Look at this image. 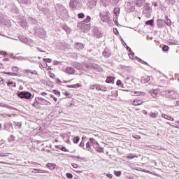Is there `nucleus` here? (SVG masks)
Instances as JSON below:
<instances>
[{
    "label": "nucleus",
    "mask_w": 179,
    "mask_h": 179,
    "mask_svg": "<svg viewBox=\"0 0 179 179\" xmlns=\"http://www.w3.org/2000/svg\"><path fill=\"white\" fill-rule=\"evenodd\" d=\"M55 94H57V96H61V92L58 91H54Z\"/></svg>",
    "instance_id": "8fccbe9b"
},
{
    "label": "nucleus",
    "mask_w": 179,
    "mask_h": 179,
    "mask_svg": "<svg viewBox=\"0 0 179 179\" xmlns=\"http://www.w3.org/2000/svg\"><path fill=\"white\" fill-rule=\"evenodd\" d=\"M80 86H82V85L77 83V84L71 85L70 87H73V89H78V87H80Z\"/></svg>",
    "instance_id": "bb28decb"
},
{
    "label": "nucleus",
    "mask_w": 179,
    "mask_h": 179,
    "mask_svg": "<svg viewBox=\"0 0 179 179\" xmlns=\"http://www.w3.org/2000/svg\"><path fill=\"white\" fill-rule=\"evenodd\" d=\"M9 153H3V152H0V157H7L8 156Z\"/></svg>",
    "instance_id": "f704fd0d"
},
{
    "label": "nucleus",
    "mask_w": 179,
    "mask_h": 179,
    "mask_svg": "<svg viewBox=\"0 0 179 179\" xmlns=\"http://www.w3.org/2000/svg\"><path fill=\"white\" fill-rule=\"evenodd\" d=\"M114 174L116 177H121L122 172L121 171H114Z\"/></svg>",
    "instance_id": "c85d7f7f"
},
{
    "label": "nucleus",
    "mask_w": 179,
    "mask_h": 179,
    "mask_svg": "<svg viewBox=\"0 0 179 179\" xmlns=\"http://www.w3.org/2000/svg\"><path fill=\"white\" fill-rule=\"evenodd\" d=\"M65 72L69 75H75V73H76V71L75 70V69L72 67H67L65 69Z\"/></svg>",
    "instance_id": "423d86ee"
},
{
    "label": "nucleus",
    "mask_w": 179,
    "mask_h": 179,
    "mask_svg": "<svg viewBox=\"0 0 179 179\" xmlns=\"http://www.w3.org/2000/svg\"><path fill=\"white\" fill-rule=\"evenodd\" d=\"M150 117L152 118H156L157 117V113H150Z\"/></svg>",
    "instance_id": "72a5a7b5"
},
{
    "label": "nucleus",
    "mask_w": 179,
    "mask_h": 179,
    "mask_svg": "<svg viewBox=\"0 0 179 179\" xmlns=\"http://www.w3.org/2000/svg\"><path fill=\"white\" fill-rule=\"evenodd\" d=\"M78 19H84L85 18V14L83 13H80L78 14Z\"/></svg>",
    "instance_id": "c756f323"
},
{
    "label": "nucleus",
    "mask_w": 179,
    "mask_h": 179,
    "mask_svg": "<svg viewBox=\"0 0 179 179\" xmlns=\"http://www.w3.org/2000/svg\"><path fill=\"white\" fill-rule=\"evenodd\" d=\"M94 35L96 36V38H101L103 37V33L101 31H96L95 32Z\"/></svg>",
    "instance_id": "2eb2a0df"
},
{
    "label": "nucleus",
    "mask_w": 179,
    "mask_h": 179,
    "mask_svg": "<svg viewBox=\"0 0 179 179\" xmlns=\"http://www.w3.org/2000/svg\"><path fill=\"white\" fill-rule=\"evenodd\" d=\"M134 53L129 54V58H131V59H134Z\"/></svg>",
    "instance_id": "09e8293b"
},
{
    "label": "nucleus",
    "mask_w": 179,
    "mask_h": 179,
    "mask_svg": "<svg viewBox=\"0 0 179 179\" xmlns=\"http://www.w3.org/2000/svg\"><path fill=\"white\" fill-rule=\"evenodd\" d=\"M143 80H144V83H148V82H149V80H150V77L149 76H144L143 77Z\"/></svg>",
    "instance_id": "f3484780"
},
{
    "label": "nucleus",
    "mask_w": 179,
    "mask_h": 179,
    "mask_svg": "<svg viewBox=\"0 0 179 179\" xmlns=\"http://www.w3.org/2000/svg\"><path fill=\"white\" fill-rule=\"evenodd\" d=\"M75 2H76V0H71L69 3L70 8H75Z\"/></svg>",
    "instance_id": "393cba45"
},
{
    "label": "nucleus",
    "mask_w": 179,
    "mask_h": 179,
    "mask_svg": "<svg viewBox=\"0 0 179 179\" xmlns=\"http://www.w3.org/2000/svg\"><path fill=\"white\" fill-rule=\"evenodd\" d=\"M66 176L67 177V178H69V179L73 178V175H72V173H66Z\"/></svg>",
    "instance_id": "2f4dec72"
},
{
    "label": "nucleus",
    "mask_w": 179,
    "mask_h": 179,
    "mask_svg": "<svg viewBox=\"0 0 179 179\" xmlns=\"http://www.w3.org/2000/svg\"><path fill=\"white\" fill-rule=\"evenodd\" d=\"M114 80H115V77L109 76L106 78V83H112V85H114Z\"/></svg>",
    "instance_id": "0eeeda50"
},
{
    "label": "nucleus",
    "mask_w": 179,
    "mask_h": 179,
    "mask_svg": "<svg viewBox=\"0 0 179 179\" xmlns=\"http://www.w3.org/2000/svg\"><path fill=\"white\" fill-rule=\"evenodd\" d=\"M165 17H166V21H165V23H166L168 26H171V20H170L168 16H166Z\"/></svg>",
    "instance_id": "4be33fe9"
},
{
    "label": "nucleus",
    "mask_w": 179,
    "mask_h": 179,
    "mask_svg": "<svg viewBox=\"0 0 179 179\" xmlns=\"http://www.w3.org/2000/svg\"><path fill=\"white\" fill-rule=\"evenodd\" d=\"M99 16L101 17V22L105 23H108L110 22V12L103 11L100 13Z\"/></svg>",
    "instance_id": "f03ea898"
},
{
    "label": "nucleus",
    "mask_w": 179,
    "mask_h": 179,
    "mask_svg": "<svg viewBox=\"0 0 179 179\" xmlns=\"http://www.w3.org/2000/svg\"><path fill=\"white\" fill-rule=\"evenodd\" d=\"M51 102L41 97H36L34 102L32 103V107L40 108V106H50Z\"/></svg>",
    "instance_id": "f257e3e1"
},
{
    "label": "nucleus",
    "mask_w": 179,
    "mask_h": 179,
    "mask_svg": "<svg viewBox=\"0 0 179 179\" xmlns=\"http://www.w3.org/2000/svg\"><path fill=\"white\" fill-rule=\"evenodd\" d=\"M43 61H45L46 63L47 62L50 63L51 62L52 60L51 59L46 58V59H43Z\"/></svg>",
    "instance_id": "49530a36"
},
{
    "label": "nucleus",
    "mask_w": 179,
    "mask_h": 179,
    "mask_svg": "<svg viewBox=\"0 0 179 179\" xmlns=\"http://www.w3.org/2000/svg\"><path fill=\"white\" fill-rule=\"evenodd\" d=\"M46 167H48L49 170H55V167H57V165H55V164L48 163L46 164Z\"/></svg>",
    "instance_id": "1a4fd4ad"
},
{
    "label": "nucleus",
    "mask_w": 179,
    "mask_h": 179,
    "mask_svg": "<svg viewBox=\"0 0 179 179\" xmlns=\"http://www.w3.org/2000/svg\"><path fill=\"white\" fill-rule=\"evenodd\" d=\"M75 68H76L77 69H80L82 68V64L78 63L75 65Z\"/></svg>",
    "instance_id": "e433bc0d"
},
{
    "label": "nucleus",
    "mask_w": 179,
    "mask_h": 179,
    "mask_svg": "<svg viewBox=\"0 0 179 179\" xmlns=\"http://www.w3.org/2000/svg\"><path fill=\"white\" fill-rule=\"evenodd\" d=\"M144 173H148V174H152V172H150L148 170L144 171Z\"/></svg>",
    "instance_id": "864d4df0"
},
{
    "label": "nucleus",
    "mask_w": 179,
    "mask_h": 179,
    "mask_svg": "<svg viewBox=\"0 0 179 179\" xmlns=\"http://www.w3.org/2000/svg\"><path fill=\"white\" fill-rule=\"evenodd\" d=\"M169 45H164L162 48V51H169Z\"/></svg>",
    "instance_id": "c9c22d12"
},
{
    "label": "nucleus",
    "mask_w": 179,
    "mask_h": 179,
    "mask_svg": "<svg viewBox=\"0 0 179 179\" xmlns=\"http://www.w3.org/2000/svg\"><path fill=\"white\" fill-rule=\"evenodd\" d=\"M166 93L169 97L173 99V100H177V99H179V94L176 91H166Z\"/></svg>",
    "instance_id": "20e7f679"
},
{
    "label": "nucleus",
    "mask_w": 179,
    "mask_h": 179,
    "mask_svg": "<svg viewBox=\"0 0 179 179\" xmlns=\"http://www.w3.org/2000/svg\"><path fill=\"white\" fill-rule=\"evenodd\" d=\"M113 33H115V34H118V29L117 28H114Z\"/></svg>",
    "instance_id": "de8ad7c7"
},
{
    "label": "nucleus",
    "mask_w": 179,
    "mask_h": 179,
    "mask_svg": "<svg viewBox=\"0 0 179 179\" xmlns=\"http://www.w3.org/2000/svg\"><path fill=\"white\" fill-rule=\"evenodd\" d=\"M113 12H114L115 16H119L120 15V8L119 7L115 8Z\"/></svg>",
    "instance_id": "4468645a"
},
{
    "label": "nucleus",
    "mask_w": 179,
    "mask_h": 179,
    "mask_svg": "<svg viewBox=\"0 0 179 179\" xmlns=\"http://www.w3.org/2000/svg\"><path fill=\"white\" fill-rule=\"evenodd\" d=\"M49 76L50 78H52V79H55V74H54L51 72H49Z\"/></svg>",
    "instance_id": "58836bf2"
},
{
    "label": "nucleus",
    "mask_w": 179,
    "mask_h": 179,
    "mask_svg": "<svg viewBox=\"0 0 179 179\" xmlns=\"http://www.w3.org/2000/svg\"><path fill=\"white\" fill-rule=\"evenodd\" d=\"M64 96H66L67 97H71V96H72V94H71V93H69L68 92H64Z\"/></svg>",
    "instance_id": "ea45409f"
},
{
    "label": "nucleus",
    "mask_w": 179,
    "mask_h": 179,
    "mask_svg": "<svg viewBox=\"0 0 179 179\" xmlns=\"http://www.w3.org/2000/svg\"><path fill=\"white\" fill-rule=\"evenodd\" d=\"M135 157H138L136 155H133L132 154H130L129 155L127 156V159H129V160L132 159H135Z\"/></svg>",
    "instance_id": "cd10ccee"
},
{
    "label": "nucleus",
    "mask_w": 179,
    "mask_h": 179,
    "mask_svg": "<svg viewBox=\"0 0 179 179\" xmlns=\"http://www.w3.org/2000/svg\"><path fill=\"white\" fill-rule=\"evenodd\" d=\"M78 45H80V47H82V48H83V45H82L81 43H77Z\"/></svg>",
    "instance_id": "6e6d98bb"
},
{
    "label": "nucleus",
    "mask_w": 179,
    "mask_h": 179,
    "mask_svg": "<svg viewBox=\"0 0 179 179\" xmlns=\"http://www.w3.org/2000/svg\"><path fill=\"white\" fill-rule=\"evenodd\" d=\"M131 82H132V80H131V78L129 77H127L124 80V83L127 86H129V85H131Z\"/></svg>",
    "instance_id": "f8f14e48"
},
{
    "label": "nucleus",
    "mask_w": 179,
    "mask_h": 179,
    "mask_svg": "<svg viewBox=\"0 0 179 179\" xmlns=\"http://www.w3.org/2000/svg\"><path fill=\"white\" fill-rule=\"evenodd\" d=\"M17 96L20 99H26V100H29L31 99V93L26 91H21L17 92Z\"/></svg>",
    "instance_id": "7ed1b4c3"
},
{
    "label": "nucleus",
    "mask_w": 179,
    "mask_h": 179,
    "mask_svg": "<svg viewBox=\"0 0 179 179\" xmlns=\"http://www.w3.org/2000/svg\"><path fill=\"white\" fill-rule=\"evenodd\" d=\"M62 152H68V149H66L65 147L62 148Z\"/></svg>",
    "instance_id": "3c124183"
},
{
    "label": "nucleus",
    "mask_w": 179,
    "mask_h": 179,
    "mask_svg": "<svg viewBox=\"0 0 179 179\" xmlns=\"http://www.w3.org/2000/svg\"><path fill=\"white\" fill-rule=\"evenodd\" d=\"M73 142L74 143H78V142H79V137H75L73 140Z\"/></svg>",
    "instance_id": "4c0bfd02"
},
{
    "label": "nucleus",
    "mask_w": 179,
    "mask_h": 179,
    "mask_svg": "<svg viewBox=\"0 0 179 179\" xmlns=\"http://www.w3.org/2000/svg\"><path fill=\"white\" fill-rule=\"evenodd\" d=\"M71 166H72V167H73V169H78V164H76V163H72V164H71Z\"/></svg>",
    "instance_id": "a18cd8bd"
},
{
    "label": "nucleus",
    "mask_w": 179,
    "mask_h": 179,
    "mask_svg": "<svg viewBox=\"0 0 179 179\" xmlns=\"http://www.w3.org/2000/svg\"><path fill=\"white\" fill-rule=\"evenodd\" d=\"M134 94H136V96H146V92L135 91Z\"/></svg>",
    "instance_id": "6ab92c4d"
},
{
    "label": "nucleus",
    "mask_w": 179,
    "mask_h": 179,
    "mask_svg": "<svg viewBox=\"0 0 179 179\" xmlns=\"http://www.w3.org/2000/svg\"><path fill=\"white\" fill-rule=\"evenodd\" d=\"M163 118H165V120H169V121H173V117L171 116H169L166 114L162 115Z\"/></svg>",
    "instance_id": "aec40b11"
},
{
    "label": "nucleus",
    "mask_w": 179,
    "mask_h": 179,
    "mask_svg": "<svg viewBox=\"0 0 179 179\" xmlns=\"http://www.w3.org/2000/svg\"><path fill=\"white\" fill-rule=\"evenodd\" d=\"M116 85L117 86H120V87H124V84L122 83V82H121L120 80H117Z\"/></svg>",
    "instance_id": "b1692460"
},
{
    "label": "nucleus",
    "mask_w": 179,
    "mask_h": 179,
    "mask_svg": "<svg viewBox=\"0 0 179 179\" xmlns=\"http://www.w3.org/2000/svg\"><path fill=\"white\" fill-rule=\"evenodd\" d=\"M143 2H145V0H136V5L141 7L143 5Z\"/></svg>",
    "instance_id": "9b49d317"
},
{
    "label": "nucleus",
    "mask_w": 179,
    "mask_h": 179,
    "mask_svg": "<svg viewBox=\"0 0 179 179\" xmlns=\"http://www.w3.org/2000/svg\"><path fill=\"white\" fill-rule=\"evenodd\" d=\"M91 20H92V17L87 15L86 18L83 20V23H90Z\"/></svg>",
    "instance_id": "412c9836"
},
{
    "label": "nucleus",
    "mask_w": 179,
    "mask_h": 179,
    "mask_svg": "<svg viewBox=\"0 0 179 179\" xmlns=\"http://www.w3.org/2000/svg\"><path fill=\"white\" fill-rule=\"evenodd\" d=\"M149 93L154 99H156V97H157V94H159V92H157V90H150Z\"/></svg>",
    "instance_id": "6e6552de"
},
{
    "label": "nucleus",
    "mask_w": 179,
    "mask_h": 179,
    "mask_svg": "<svg viewBox=\"0 0 179 179\" xmlns=\"http://www.w3.org/2000/svg\"><path fill=\"white\" fill-rule=\"evenodd\" d=\"M154 24H155V20H148L145 22L146 26H153Z\"/></svg>",
    "instance_id": "dca6fc26"
},
{
    "label": "nucleus",
    "mask_w": 179,
    "mask_h": 179,
    "mask_svg": "<svg viewBox=\"0 0 179 179\" xmlns=\"http://www.w3.org/2000/svg\"><path fill=\"white\" fill-rule=\"evenodd\" d=\"M101 92H107V87L106 85H101Z\"/></svg>",
    "instance_id": "473e14b6"
},
{
    "label": "nucleus",
    "mask_w": 179,
    "mask_h": 179,
    "mask_svg": "<svg viewBox=\"0 0 179 179\" xmlns=\"http://www.w3.org/2000/svg\"><path fill=\"white\" fill-rule=\"evenodd\" d=\"M90 148H91L90 143L87 142V143H86V148H87L88 150H90Z\"/></svg>",
    "instance_id": "37998d69"
},
{
    "label": "nucleus",
    "mask_w": 179,
    "mask_h": 179,
    "mask_svg": "<svg viewBox=\"0 0 179 179\" xmlns=\"http://www.w3.org/2000/svg\"><path fill=\"white\" fill-rule=\"evenodd\" d=\"M7 86L8 87L13 86V87H15L16 86V83H13V81L8 80L7 82Z\"/></svg>",
    "instance_id": "a211bd4d"
},
{
    "label": "nucleus",
    "mask_w": 179,
    "mask_h": 179,
    "mask_svg": "<svg viewBox=\"0 0 179 179\" xmlns=\"http://www.w3.org/2000/svg\"><path fill=\"white\" fill-rule=\"evenodd\" d=\"M162 22H163V20H158V21H157L158 24H159V23H162Z\"/></svg>",
    "instance_id": "5fc2aeb1"
},
{
    "label": "nucleus",
    "mask_w": 179,
    "mask_h": 179,
    "mask_svg": "<svg viewBox=\"0 0 179 179\" xmlns=\"http://www.w3.org/2000/svg\"><path fill=\"white\" fill-rule=\"evenodd\" d=\"M91 89H96V90H98V91H100V90H101V85H99V84H96V85H92L91 86Z\"/></svg>",
    "instance_id": "ddd939ff"
},
{
    "label": "nucleus",
    "mask_w": 179,
    "mask_h": 179,
    "mask_svg": "<svg viewBox=\"0 0 179 179\" xmlns=\"http://www.w3.org/2000/svg\"><path fill=\"white\" fill-rule=\"evenodd\" d=\"M131 104L135 107L142 106V104H143V101H142V99H134V101H131Z\"/></svg>",
    "instance_id": "39448f33"
},
{
    "label": "nucleus",
    "mask_w": 179,
    "mask_h": 179,
    "mask_svg": "<svg viewBox=\"0 0 179 179\" xmlns=\"http://www.w3.org/2000/svg\"><path fill=\"white\" fill-rule=\"evenodd\" d=\"M3 79H2V78L0 77V85H3Z\"/></svg>",
    "instance_id": "603ef678"
},
{
    "label": "nucleus",
    "mask_w": 179,
    "mask_h": 179,
    "mask_svg": "<svg viewBox=\"0 0 179 179\" xmlns=\"http://www.w3.org/2000/svg\"><path fill=\"white\" fill-rule=\"evenodd\" d=\"M2 73H3L4 75H9L10 76H15V75H16V73L10 72H3Z\"/></svg>",
    "instance_id": "7c9ffc66"
},
{
    "label": "nucleus",
    "mask_w": 179,
    "mask_h": 179,
    "mask_svg": "<svg viewBox=\"0 0 179 179\" xmlns=\"http://www.w3.org/2000/svg\"><path fill=\"white\" fill-rule=\"evenodd\" d=\"M50 97H52V99H53L54 101H58V98L55 97L54 95L50 94Z\"/></svg>",
    "instance_id": "79ce46f5"
},
{
    "label": "nucleus",
    "mask_w": 179,
    "mask_h": 179,
    "mask_svg": "<svg viewBox=\"0 0 179 179\" xmlns=\"http://www.w3.org/2000/svg\"><path fill=\"white\" fill-rule=\"evenodd\" d=\"M103 55L104 57H110V53H108V52L104 51V52H103Z\"/></svg>",
    "instance_id": "a19ab883"
},
{
    "label": "nucleus",
    "mask_w": 179,
    "mask_h": 179,
    "mask_svg": "<svg viewBox=\"0 0 179 179\" xmlns=\"http://www.w3.org/2000/svg\"><path fill=\"white\" fill-rule=\"evenodd\" d=\"M106 176L108 178H110V179H112V178H113V174H111V173H106Z\"/></svg>",
    "instance_id": "c03bdc74"
},
{
    "label": "nucleus",
    "mask_w": 179,
    "mask_h": 179,
    "mask_svg": "<svg viewBox=\"0 0 179 179\" xmlns=\"http://www.w3.org/2000/svg\"><path fill=\"white\" fill-rule=\"evenodd\" d=\"M4 55H6V52H4Z\"/></svg>",
    "instance_id": "13d9d810"
},
{
    "label": "nucleus",
    "mask_w": 179,
    "mask_h": 179,
    "mask_svg": "<svg viewBox=\"0 0 179 179\" xmlns=\"http://www.w3.org/2000/svg\"><path fill=\"white\" fill-rule=\"evenodd\" d=\"M41 66H42V68H47V66H48V64H47V62H45V61L43 60L41 62Z\"/></svg>",
    "instance_id": "a878e982"
},
{
    "label": "nucleus",
    "mask_w": 179,
    "mask_h": 179,
    "mask_svg": "<svg viewBox=\"0 0 179 179\" xmlns=\"http://www.w3.org/2000/svg\"><path fill=\"white\" fill-rule=\"evenodd\" d=\"M95 144L96 145L95 148L96 152H98L99 153H103V152H104V149L103 148L99 147V143H95Z\"/></svg>",
    "instance_id": "9d476101"
},
{
    "label": "nucleus",
    "mask_w": 179,
    "mask_h": 179,
    "mask_svg": "<svg viewBox=\"0 0 179 179\" xmlns=\"http://www.w3.org/2000/svg\"><path fill=\"white\" fill-rule=\"evenodd\" d=\"M134 138H135L136 139H141V136H138V137L134 136Z\"/></svg>",
    "instance_id": "4d7b16f0"
},
{
    "label": "nucleus",
    "mask_w": 179,
    "mask_h": 179,
    "mask_svg": "<svg viewBox=\"0 0 179 179\" xmlns=\"http://www.w3.org/2000/svg\"><path fill=\"white\" fill-rule=\"evenodd\" d=\"M138 19H141V17H138Z\"/></svg>",
    "instance_id": "bf43d9fd"
},
{
    "label": "nucleus",
    "mask_w": 179,
    "mask_h": 179,
    "mask_svg": "<svg viewBox=\"0 0 179 179\" xmlns=\"http://www.w3.org/2000/svg\"><path fill=\"white\" fill-rule=\"evenodd\" d=\"M34 171H35V173H48V171H47L37 169H34Z\"/></svg>",
    "instance_id": "5701e85b"
}]
</instances>
